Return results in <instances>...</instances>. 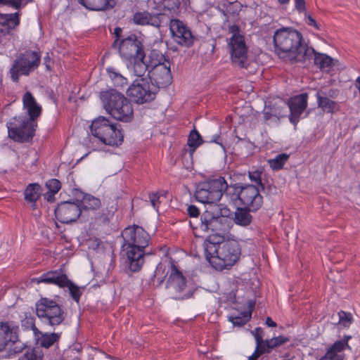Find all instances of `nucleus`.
I'll list each match as a JSON object with an SVG mask.
<instances>
[{
	"mask_svg": "<svg viewBox=\"0 0 360 360\" xmlns=\"http://www.w3.org/2000/svg\"><path fill=\"white\" fill-rule=\"evenodd\" d=\"M22 0H0V4L11 6L14 8H18L22 4Z\"/></svg>",
	"mask_w": 360,
	"mask_h": 360,
	"instance_id": "09e8293b",
	"label": "nucleus"
},
{
	"mask_svg": "<svg viewBox=\"0 0 360 360\" xmlns=\"http://www.w3.org/2000/svg\"><path fill=\"white\" fill-rule=\"evenodd\" d=\"M146 71L150 83L158 90L169 85L172 77L170 70V61L158 50H152L146 63Z\"/></svg>",
	"mask_w": 360,
	"mask_h": 360,
	"instance_id": "0eeeda50",
	"label": "nucleus"
},
{
	"mask_svg": "<svg viewBox=\"0 0 360 360\" xmlns=\"http://www.w3.org/2000/svg\"><path fill=\"white\" fill-rule=\"evenodd\" d=\"M4 34L3 30L0 29V42L1 41L2 37Z\"/></svg>",
	"mask_w": 360,
	"mask_h": 360,
	"instance_id": "680f3d73",
	"label": "nucleus"
},
{
	"mask_svg": "<svg viewBox=\"0 0 360 360\" xmlns=\"http://www.w3.org/2000/svg\"><path fill=\"white\" fill-rule=\"evenodd\" d=\"M41 351L36 349H28L18 360H42Z\"/></svg>",
	"mask_w": 360,
	"mask_h": 360,
	"instance_id": "ea45409f",
	"label": "nucleus"
},
{
	"mask_svg": "<svg viewBox=\"0 0 360 360\" xmlns=\"http://www.w3.org/2000/svg\"><path fill=\"white\" fill-rule=\"evenodd\" d=\"M8 137L15 142L25 143L31 141L34 136L36 121L28 120L27 116L13 117L6 124Z\"/></svg>",
	"mask_w": 360,
	"mask_h": 360,
	"instance_id": "9b49d317",
	"label": "nucleus"
},
{
	"mask_svg": "<svg viewBox=\"0 0 360 360\" xmlns=\"http://www.w3.org/2000/svg\"><path fill=\"white\" fill-rule=\"evenodd\" d=\"M264 354L266 353L262 347L261 346L256 345L253 354L249 356L248 360H257L260 355Z\"/></svg>",
	"mask_w": 360,
	"mask_h": 360,
	"instance_id": "3c124183",
	"label": "nucleus"
},
{
	"mask_svg": "<svg viewBox=\"0 0 360 360\" xmlns=\"http://www.w3.org/2000/svg\"><path fill=\"white\" fill-rule=\"evenodd\" d=\"M287 106L290 111V121L296 124L307 106V94H302L291 98Z\"/></svg>",
	"mask_w": 360,
	"mask_h": 360,
	"instance_id": "412c9836",
	"label": "nucleus"
},
{
	"mask_svg": "<svg viewBox=\"0 0 360 360\" xmlns=\"http://www.w3.org/2000/svg\"><path fill=\"white\" fill-rule=\"evenodd\" d=\"M8 347H10L8 350V356L15 355L21 353L26 347L27 345L20 340L18 335H17V340L15 342H11V345Z\"/></svg>",
	"mask_w": 360,
	"mask_h": 360,
	"instance_id": "4c0bfd02",
	"label": "nucleus"
},
{
	"mask_svg": "<svg viewBox=\"0 0 360 360\" xmlns=\"http://www.w3.org/2000/svg\"><path fill=\"white\" fill-rule=\"evenodd\" d=\"M106 72L115 86L122 87L127 84V79L114 67H108Z\"/></svg>",
	"mask_w": 360,
	"mask_h": 360,
	"instance_id": "473e14b6",
	"label": "nucleus"
},
{
	"mask_svg": "<svg viewBox=\"0 0 360 360\" xmlns=\"http://www.w3.org/2000/svg\"><path fill=\"white\" fill-rule=\"evenodd\" d=\"M41 56L33 51H27L21 54L13 63L10 69L12 81L17 82L20 75H28L40 63Z\"/></svg>",
	"mask_w": 360,
	"mask_h": 360,
	"instance_id": "f8f14e48",
	"label": "nucleus"
},
{
	"mask_svg": "<svg viewBox=\"0 0 360 360\" xmlns=\"http://www.w3.org/2000/svg\"><path fill=\"white\" fill-rule=\"evenodd\" d=\"M250 314L245 312L242 316H229V321L231 322L233 326H242L250 320Z\"/></svg>",
	"mask_w": 360,
	"mask_h": 360,
	"instance_id": "a19ab883",
	"label": "nucleus"
},
{
	"mask_svg": "<svg viewBox=\"0 0 360 360\" xmlns=\"http://www.w3.org/2000/svg\"><path fill=\"white\" fill-rule=\"evenodd\" d=\"M149 198H150V202L152 204V206L155 209H157L158 208V204L159 198H160L159 195L157 193H151L149 195Z\"/></svg>",
	"mask_w": 360,
	"mask_h": 360,
	"instance_id": "4d7b16f0",
	"label": "nucleus"
},
{
	"mask_svg": "<svg viewBox=\"0 0 360 360\" xmlns=\"http://www.w3.org/2000/svg\"><path fill=\"white\" fill-rule=\"evenodd\" d=\"M41 335L38 338L39 344L44 348H49L51 346L54 345V343L58 342L60 338L61 333H41L39 331Z\"/></svg>",
	"mask_w": 360,
	"mask_h": 360,
	"instance_id": "7c9ffc66",
	"label": "nucleus"
},
{
	"mask_svg": "<svg viewBox=\"0 0 360 360\" xmlns=\"http://www.w3.org/2000/svg\"><path fill=\"white\" fill-rule=\"evenodd\" d=\"M227 188L224 178L210 179L198 184L195 197L198 202L209 205L207 208H212L214 205H219L218 202Z\"/></svg>",
	"mask_w": 360,
	"mask_h": 360,
	"instance_id": "1a4fd4ad",
	"label": "nucleus"
},
{
	"mask_svg": "<svg viewBox=\"0 0 360 360\" xmlns=\"http://www.w3.org/2000/svg\"><path fill=\"white\" fill-rule=\"evenodd\" d=\"M19 327L12 321L0 322V352L6 349L11 345L17 340Z\"/></svg>",
	"mask_w": 360,
	"mask_h": 360,
	"instance_id": "aec40b11",
	"label": "nucleus"
},
{
	"mask_svg": "<svg viewBox=\"0 0 360 360\" xmlns=\"http://www.w3.org/2000/svg\"><path fill=\"white\" fill-rule=\"evenodd\" d=\"M169 29L172 39L178 44L186 47H189L193 45L194 36L190 28L182 21L176 19L171 20Z\"/></svg>",
	"mask_w": 360,
	"mask_h": 360,
	"instance_id": "f3484780",
	"label": "nucleus"
},
{
	"mask_svg": "<svg viewBox=\"0 0 360 360\" xmlns=\"http://www.w3.org/2000/svg\"><path fill=\"white\" fill-rule=\"evenodd\" d=\"M252 221L251 214L245 209L239 208L235 212L234 221L236 224L246 226Z\"/></svg>",
	"mask_w": 360,
	"mask_h": 360,
	"instance_id": "c9c22d12",
	"label": "nucleus"
},
{
	"mask_svg": "<svg viewBox=\"0 0 360 360\" xmlns=\"http://www.w3.org/2000/svg\"><path fill=\"white\" fill-rule=\"evenodd\" d=\"M352 338L350 335H345L342 340H336L335 342H340L343 344V349H352L351 347L349 345L348 342Z\"/></svg>",
	"mask_w": 360,
	"mask_h": 360,
	"instance_id": "6e6d98bb",
	"label": "nucleus"
},
{
	"mask_svg": "<svg viewBox=\"0 0 360 360\" xmlns=\"http://www.w3.org/2000/svg\"><path fill=\"white\" fill-rule=\"evenodd\" d=\"M187 212L189 217L194 219H197L200 214L198 208L193 205L188 206Z\"/></svg>",
	"mask_w": 360,
	"mask_h": 360,
	"instance_id": "8fccbe9b",
	"label": "nucleus"
},
{
	"mask_svg": "<svg viewBox=\"0 0 360 360\" xmlns=\"http://www.w3.org/2000/svg\"><path fill=\"white\" fill-rule=\"evenodd\" d=\"M275 51L285 60L292 63L311 60L314 49L302 43V34L292 27H281L274 34Z\"/></svg>",
	"mask_w": 360,
	"mask_h": 360,
	"instance_id": "f257e3e1",
	"label": "nucleus"
},
{
	"mask_svg": "<svg viewBox=\"0 0 360 360\" xmlns=\"http://www.w3.org/2000/svg\"><path fill=\"white\" fill-rule=\"evenodd\" d=\"M122 236L129 267L131 271H138L144 263V255L148 254L145 248L149 245L150 235L141 226L133 225L125 228Z\"/></svg>",
	"mask_w": 360,
	"mask_h": 360,
	"instance_id": "7ed1b4c3",
	"label": "nucleus"
},
{
	"mask_svg": "<svg viewBox=\"0 0 360 360\" xmlns=\"http://www.w3.org/2000/svg\"><path fill=\"white\" fill-rule=\"evenodd\" d=\"M314 59V64L322 71L329 72L331 68L335 65L334 60L324 53H314L311 59Z\"/></svg>",
	"mask_w": 360,
	"mask_h": 360,
	"instance_id": "cd10ccee",
	"label": "nucleus"
},
{
	"mask_svg": "<svg viewBox=\"0 0 360 360\" xmlns=\"http://www.w3.org/2000/svg\"><path fill=\"white\" fill-rule=\"evenodd\" d=\"M78 205L81 210H96L100 207L101 201L98 198L90 194H85Z\"/></svg>",
	"mask_w": 360,
	"mask_h": 360,
	"instance_id": "72a5a7b5",
	"label": "nucleus"
},
{
	"mask_svg": "<svg viewBox=\"0 0 360 360\" xmlns=\"http://www.w3.org/2000/svg\"><path fill=\"white\" fill-rule=\"evenodd\" d=\"M157 87L143 79L135 80L127 89L128 96L136 103L143 104L155 99Z\"/></svg>",
	"mask_w": 360,
	"mask_h": 360,
	"instance_id": "dca6fc26",
	"label": "nucleus"
},
{
	"mask_svg": "<svg viewBox=\"0 0 360 360\" xmlns=\"http://www.w3.org/2000/svg\"><path fill=\"white\" fill-rule=\"evenodd\" d=\"M288 158V155L285 153H281L276 155L274 158L268 160L267 162L269 167L273 170H278L283 168Z\"/></svg>",
	"mask_w": 360,
	"mask_h": 360,
	"instance_id": "e433bc0d",
	"label": "nucleus"
},
{
	"mask_svg": "<svg viewBox=\"0 0 360 360\" xmlns=\"http://www.w3.org/2000/svg\"><path fill=\"white\" fill-rule=\"evenodd\" d=\"M225 236H208L204 241L206 259L217 270L222 271L233 266L240 259L241 249L238 240H224Z\"/></svg>",
	"mask_w": 360,
	"mask_h": 360,
	"instance_id": "f03ea898",
	"label": "nucleus"
},
{
	"mask_svg": "<svg viewBox=\"0 0 360 360\" xmlns=\"http://www.w3.org/2000/svg\"><path fill=\"white\" fill-rule=\"evenodd\" d=\"M90 131L94 137L106 146L117 147L124 141V133L120 125L104 116H99L92 121Z\"/></svg>",
	"mask_w": 360,
	"mask_h": 360,
	"instance_id": "6e6552de",
	"label": "nucleus"
},
{
	"mask_svg": "<svg viewBox=\"0 0 360 360\" xmlns=\"http://www.w3.org/2000/svg\"><path fill=\"white\" fill-rule=\"evenodd\" d=\"M131 20L134 24L141 26L151 25L158 27L161 23L160 14H153L148 11L136 12Z\"/></svg>",
	"mask_w": 360,
	"mask_h": 360,
	"instance_id": "b1692460",
	"label": "nucleus"
},
{
	"mask_svg": "<svg viewBox=\"0 0 360 360\" xmlns=\"http://www.w3.org/2000/svg\"><path fill=\"white\" fill-rule=\"evenodd\" d=\"M161 268H162V265L160 264H159L158 265L156 271H155L156 274H158V272H159L160 271Z\"/></svg>",
	"mask_w": 360,
	"mask_h": 360,
	"instance_id": "052dcab7",
	"label": "nucleus"
},
{
	"mask_svg": "<svg viewBox=\"0 0 360 360\" xmlns=\"http://www.w3.org/2000/svg\"><path fill=\"white\" fill-rule=\"evenodd\" d=\"M36 314L41 322L55 328L60 325L65 319V313L61 307L54 300L42 297L36 304Z\"/></svg>",
	"mask_w": 360,
	"mask_h": 360,
	"instance_id": "9d476101",
	"label": "nucleus"
},
{
	"mask_svg": "<svg viewBox=\"0 0 360 360\" xmlns=\"http://www.w3.org/2000/svg\"><path fill=\"white\" fill-rule=\"evenodd\" d=\"M287 104L280 98L265 103L263 110L264 118L266 121H273L278 123L286 113Z\"/></svg>",
	"mask_w": 360,
	"mask_h": 360,
	"instance_id": "6ab92c4d",
	"label": "nucleus"
},
{
	"mask_svg": "<svg viewBox=\"0 0 360 360\" xmlns=\"http://www.w3.org/2000/svg\"><path fill=\"white\" fill-rule=\"evenodd\" d=\"M249 177L252 182H254L255 184V186H256L258 188H264V186L262 183L261 179V172L258 170L250 172H249Z\"/></svg>",
	"mask_w": 360,
	"mask_h": 360,
	"instance_id": "c03bdc74",
	"label": "nucleus"
},
{
	"mask_svg": "<svg viewBox=\"0 0 360 360\" xmlns=\"http://www.w3.org/2000/svg\"><path fill=\"white\" fill-rule=\"evenodd\" d=\"M122 29L120 27H115V30H114V34H115V39L112 44V47L113 48H117V44H119V40H120V35L122 34Z\"/></svg>",
	"mask_w": 360,
	"mask_h": 360,
	"instance_id": "864d4df0",
	"label": "nucleus"
},
{
	"mask_svg": "<svg viewBox=\"0 0 360 360\" xmlns=\"http://www.w3.org/2000/svg\"><path fill=\"white\" fill-rule=\"evenodd\" d=\"M281 4H285L289 2L290 0H278Z\"/></svg>",
	"mask_w": 360,
	"mask_h": 360,
	"instance_id": "bf43d9fd",
	"label": "nucleus"
},
{
	"mask_svg": "<svg viewBox=\"0 0 360 360\" xmlns=\"http://www.w3.org/2000/svg\"><path fill=\"white\" fill-rule=\"evenodd\" d=\"M41 186L37 183L30 184L25 190V199L32 203V208H36V202L39 198Z\"/></svg>",
	"mask_w": 360,
	"mask_h": 360,
	"instance_id": "c85d7f7f",
	"label": "nucleus"
},
{
	"mask_svg": "<svg viewBox=\"0 0 360 360\" xmlns=\"http://www.w3.org/2000/svg\"><path fill=\"white\" fill-rule=\"evenodd\" d=\"M233 191L237 198L249 211L255 212L261 207L263 203V198L259 194V188L256 186L235 185Z\"/></svg>",
	"mask_w": 360,
	"mask_h": 360,
	"instance_id": "2eb2a0df",
	"label": "nucleus"
},
{
	"mask_svg": "<svg viewBox=\"0 0 360 360\" xmlns=\"http://www.w3.org/2000/svg\"><path fill=\"white\" fill-rule=\"evenodd\" d=\"M82 213L78 203L70 201L62 202L55 210V216L58 221L63 224L75 221Z\"/></svg>",
	"mask_w": 360,
	"mask_h": 360,
	"instance_id": "a211bd4d",
	"label": "nucleus"
},
{
	"mask_svg": "<svg viewBox=\"0 0 360 360\" xmlns=\"http://www.w3.org/2000/svg\"><path fill=\"white\" fill-rule=\"evenodd\" d=\"M316 97L319 108L324 112L333 113L337 110V103L326 96V94L323 91H318L316 94Z\"/></svg>",
	"mask_w": 360,
	"mask_h": 360,
	"instance_id": "a878e982",
	"label": "nucleus"
},
{
	"mask_svg": "<svg viewBox=\"0 0 360 360\" xmlns=\"http://www.w3.org/2000/svg\"><path fill=\"white\" fill-rule=\"evenodd\" d=\"M23 109L27 112L28 120L36 121L41 115V106L36 101L32 94L27 91L22 96Z\"/></svg>",
	"mask_w": 360,
	"mask_h": 360,
	"instance_id": "4be33fe9",
	"label": "nucleus"
},
{
	"mask_svg": "<svg viewBox=\"0 0 360 360\" xmlns=\"http://www.w3.org/2000/svg\"><path fill=\"white\" fill-rule=\"evenodd\" d=\"M20 23L19 13L9 14L0 13V24L8 27V30L15 29Z\"/></svg>",
	"mask_w": 360,
	"mask_h": 360,
	"instance_id": "2f4dec72",
	"label": "nucleus"
},
{
	"mask_svg": "<svg viewBox=\"0 0 360 360\" xmlns=\"http://www.w3.org/2000/svg\"><path fill=\"white\" fill-rule=\"evenodd\" d=\"M78 2L89 10L103 11L112 8L115 4V0H77Z\"/></svg>",
	"mask_w": 360,
	"mask_h": 360,
	"instance_id": "393cba45",
	"label": "nucleus"
},
{
	"mask_svg": "<svg viewBox=\"0 0 360 360\" xmlns=\"http://www.w3.org/2000/svg\"><path fill=\"white\" fill-rule=\"evenodd\" d=\"M304 15V19L306 23L310 26L316 29V30H320V25L312 18L311 15L307 13V15Z\"/></svg>",
	"mask_w": 360,
	"mask_h": 360,
	"instance_id": "de8ad7c7",
	"label": "nucleus"
},
{
	"mask_svg": "<svg viewBox=\"0 0 360 360\" xmlns=\"http://www.w3.org/2000/svg\"><path fill=\"white\" fill-rule=\"evenodd\" d=\"M207 142L215 143L219 145L223 148L224 150H225V147L222 143L221 138L220 135H219V134L213 135L212 136L211 139L210 141H208Z\"/></svg>",
	"mask_w": 360,
	"mask_h": 360,
	"instance_id": "5fc2aeb1",
	"label": "nucleus"
},
{
	"mask_svg": "<svg viewBox=\"0 0 360 360\" xmlns=\"http://www.w3.org/2000/svg\"><path fill=\"white\" fill-rule=\"evenodd\" d=\"M339 323L344 327H349L352 323V316L350 313L341 311L338 313Z\"/></svg>",
	"mask_w": 360,
	"mask_h": 360,
	"instance_id": "37998d69",
	"label": "nucleus"
},
{
	"mask_svg": "<svg viewBox=\"0 0 360 360\" xmlns=\"http://www.w3.org/2000/svg\"><path fill=\"white\" fill-rule=\"evenodd\" d=\"M266 324L269 327H276V322H274L270 317H267L266 319Z\"/></svg>",
	"mask_w": 360,
	"mask_h": 360,
	"instance_id": "13d9d810",
	"label": "nucleus"
},
{
	"mask_svg": "<svg viewBox=\"0 0 360 360\" xmlns=\"http://www.w3.org/2000/svg\"><path fill=\"white\" fill-rule=\"evenodd\" d=\"M231 210L224 205H214L212 208H207L200 217V223L195 226L193 221L190 224L193 229H199L204 233H212L209 236H225L229 229L227 217Z\"/></svg>",
	"mask_w": 360,
	"mask_h": 360,
	"instance_id": "39448f33",
	"label": "nucleus"
},
{
	"mask_svg": "<svg viewBox=\"0 0 360 360\" xmlns=\"http://www.w3.org/2000/svg\"><path fill=\"white\" fill-rule=\"evenodd\" d=\"M186 287V281L176 267L171 265V271L167 281L166 288L169 290H174L176 292H181Z\"/></svg>",
	"mask_w": 360,
	"mask_h": 360,
	"instance_id": "5701e85b",
	"label": "nucleus"
},
{
	"mask_svg": "<svg viewBox=\"0 0 360 360\" xmlns=\"http://www.w3.org/2000/svg\"><path fill=\"white\" fill-rule=\"evenodd\" d=\"M100 98L105 111L114 119L130 122L134 118V110L130 101L116 89L101 91Z\"/></svg>",
	"mask_w": 360,
	"mask_h": 360,
	"instance_id": "423d86ee",
	"label": "nucleus"
},
{
	"mask_svg": "<svg viewBox=\"0 0 360 360\" xmlns=\"http://www.w3.org/2000/svg\"><path fill=\"white\" fill-rule=\"evenodd\" d=\"M37 283L54 284L60 288H68L72 298L79 302L82 294V289L68 278L63 270L50 271L41 274L37 278Z\"/></svg>",
	"mask_w": 360,
	"mask_h": 360,
	"instance_id": "4468645a",
	"label": "nucleus"
},
{
	"mask_svg": "<svg viewBox=\"0 0 360 360\" xmlns=\"http://www.w3.org/2000/svg\"><path fill=\"white\" fill-rule=\"evenodd\" d=\"M202 142V137L196 129H193L190 132L187 144L189 147L188 153L191 156L193 155L195 149L199 147Z\"/></svg>",
	"mask_w": 360,
	"mask_h": 360,
	"instance_id": "f704fd0d",
	"label": "nucleus"
},
{
	"mask_svg": "<svg viewBox=\"0 0 360 360\" xmlns=\"http://www.w3.org/2000/svg\"><path fill=\"white\" fill-rule=\"evenodd\" d=\"M295 9L299 14L307 15V6L305 0H294Z\"/></svg>",
	"mask_w": 360,
	"mask_h": 360,
	"instance_id": "a18cd8bd",
	"label": "nucleus"
},
{
	"mask_svg": "<svg viewBox=\"0 0 360 360\" xmlns=\"http://www.w3.org/2000/svg\"><path fill=\"white\" fill-rule=\"evenodd\" d=\"M289 339L285 336L279 335L271 339L264 340L261 347L266 354H269L274 349L280 347L288 342Z\"/></svg>",
	"mask_w": 360,
	"mask_h": 360,
	"instance_id": "c756f323",
	"label": "nucleus"
},
{
	"mask_svg": "<svg viewBox=\"0 0 360 360\" xmlns=\"http://www.w3.org/2000/svg\"><path fill=\"white\" fill-rule=\"evenodd\" d=\"M251 333L255 338L256 345L261 346L264 342L262 338L263 330L257 327L254 330L251 331Z\"/></svg>",
	"mask_w": 360,
	"mask_h": 360,
	"instance_id": "49530a36",
	"label": "nucleus"
},
{
	"mask_svg": "<svg viewBox=\"0 0 360 360\" xmlns=\"http://www.w3.org/2000/svg\"><path fill=\"white\" fill-rule=\"evenodd\" d=\"M232 36L228 39L227 46L231 59L233 64L243 68L247 61L248 47L245 42L244 36L239 32L237 26L229 27Z\"/></svg>",
	"mask_w": 360,
	"mask_h": 360,
	"instance_id": "ddd939ff",
	"label": "nucleus"
},
{
	"mask_svg": "<svg viewBox=\"0 0 360 360\" xmlns=\"http://www.w3.org/2000/svg\"><path fill=\"white\" fill-rule=\"evenodd\" d=\"M343 345L340 342H334L326 349L325 355L318 360H344Z\"/></svg>",
	"mask_w": 360,
	"mask_h": 360,
	"instance_id": "bb28decb",
	"label": "nucleus"
},
{
	"mask_svg": "<svg viewBox=\"0 0 360 360\" xmlns=\"http://www.w3.org/2000/svg\"><path fill=\"white\" fill-rule=\"evenodd\" d=\"M21 326L26 330H32L35 335L39 333V330L35 326L34 318L31 315H25L21 321Z\"/></svg>",
	"mask_w": 360,
	"mask_h": 360,
	"instance_id": "58836bf2",
	"label": "nucleus"
},
{
	"mask_svg": "<svg viewBox=\"0 0 360 360\" xmlns=\"http://www.w3.org/2000/svg\"><path fill=\"white\" fill-rule=\"evenodd\" d=\"M179 4V0H164V6L167 7L168 9H172L175 7H178Z\"/></svg>",
	"mask_w": 360,
	"mask_h": 360,
	"instance_id": "603ef678",
	"label": "nucleus"
},
{
	"mask_svg": "<svg viewBox=\"0 0 360 360\" xmlns=\"http://www.w3.org/2000/svg\"><path fill=\"white\" fill-rule=\"evenodd\" d=\"M117 47L119 54L128 71L138 77H143L146 72L144 47L141 37L131 34L122 39Z\"/></svg>",
	"mask_w": 360,
	"mask_h": 360,
	"instance_id": "20e7f679",
	"label": "nucleus"
},
{
	"mask_svg": "<svg viewBox=\"0 0 360 360\" xmlns=\"http://www.w3.org/2000/svg\"><path fill=\"white\" fill-rule=\"evenodd\" d=\"M46 186L49 191L52 195H54L60 191L61 188V184L59 180L56 179H52L46 181Z\"/></svg>",
	"mask_w": 360,
	"mask_h": 360,
	"instance_id": "79ce46f5",
	"label": "nucleus"
}]
</instances>
